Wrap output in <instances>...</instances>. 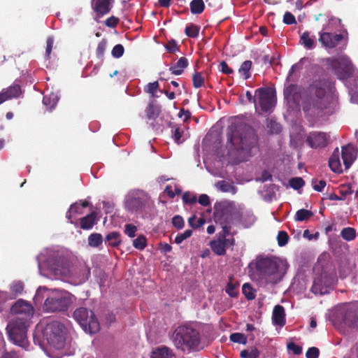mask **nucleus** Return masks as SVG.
<instances>
[{"mask_svg": "<svg viewBox=\"0 0 358 358\" xmlns=\"http://www.w3.org/2000/svg\"><path fill=\"white\" fill-rule=\"evenodd\" d=\"M308 98L303 103L306 115L320 117L331 114L338 102L335 83L330 79L314 80L308 89Z\"/></svg>", "mask_w": 358, "mask_h": 358, "instance_id": "nucleus-1", "label": "nucleus"}, {"mask_svg": "<svg viewBox=\"0 0 358 358\" xmlns=\"http://www.w3.org/2000/svg\"><path fill=\"white\" fill-rule=\"evenodd\" d=\"M172 341L178 350L184 352H197L203 348L201 332L194 322L179 325L173 333Z\"/></svg>", "mask_w": 358, "mask_h": 358, "instance_id": "nucleus-2", "label": "nucleus"}, {"mask_svg": "<svg viewBox=\"0 0 358 358\" xmlns=\"http://www.w3.org/2000/svg\"><path fill=\"white\" fill-rule=\"evenodd\" d=\"M229 129L231 133L227 134V148L229 155L246 154L257 143V137L250 127L243 131L234 129L233 127Z\"/></svg>", "mask_w": 358, "mask_h": 358, "instance_id": "nucleus-3", "label": "nucleus"}, {"mask_svg": "<svg viewBox=\"0 0 358 358\" xmlns=\"http://www.w3.org/2000/svg\"><path fill=\"white\" fill-rule=\"evenodd\" d=\"M280 262L275 258L262 257L256 262V274L259 280L266 284H276L283 277Z\"/></svg>", "mask_w": 358, "mask_h": 358, "instance_id": "nucleus-4", "label": "nucleus"}, {"mask_svg": "<svg viewBox=\"0 0 358 358\" xmlns=\"http://www.w3.org/2000/svg\"><path fill=\"white\" fill-rule=\"evenodd\" d=\"M52 269L56 275L73 279L78 283L85 282L90 275V270L86 266H71L69 261L62 257L56 259Z\"/></svg>", "mask_w": 358, "mask_h": 358, "instance_id": "nucleus-5", "label": "nucleus"}, {"mask_svg": "<svg viewBox=\"0 0 358 358\" xmlns=\"http://www.w3.org/2000/svg\"><path fill=\"white\" fill-rule=\"evenodd\" d=\"M29 324V322H27L26 319L14 318L8 322L6 327L9 340L25 350L29 345L27 339Z\"/></svg>", "mask_w": 358, "mask_h": 358, "instance_id": "nucleus-6", "label": "nucleus"}, {"mask_svg": "<svg viewBox=\"0 0 358 358\" xmlns=\"http://www.w3.org/2000/svg\"><path fill=\"white\" fill-rule=\"evenodd\" d=\"M64 326L58 321L47 324L43 334L50 347L55 350H60L64 347Z\"/></svg>", "mask_w": 358, "mask_h": 358, "instance_id": "nucleus-7", "label": "nucleus"}, {"mask_svg": "<svg viewBox=\"0 0 358 358\" xmlns=\"http://www.w3.org/2000/svg\"><path fill=\"white\" fill-rule=\"evenodd\" d=\"M71 303V297L69 292L56 291L52 292L45 300L43 310L48 313L64 312Z\"/></svg>", "mask_w": 358, "mask_h": 358, "instance_id": "nucleus-8", "label": "nucleus"}, {"mask_svg": "<svg viewBox=\"0 0 358 358\" xmlns=\"http://www.w3.org/2000/svg\"><path fill=\"white\" fill-rule=\"evenodd\" d=\"M73 317L85 332L92 334L100 329L99 322L91 310L84 307L78 308L73 312Z\"/></svg>", "mask_w": 358, "mask_h": 358, "instance_id": "nucleus-9", "label": "nucleus"}, {"mask_svg": "<svg viewBox=\"0 0 358 358\" xmlns=\"http://www.w3.org/2000/svg\"><path fill=\"white\" fill-rule=\"evenodd\" d=\"M326 64L340 80H345L352 73V64L345 57H329L326 59Z\"/></svg>", "mask_w": 358, "mask_h": 358, "instance_id": "nucleus-10", "label": "nucleus"}, {"mask_svg": "<svg viewBox=\"0 0 358 358\" xmlns=\"http://www.w3.org/2000/svg\"><path fill=\"white\" fill-rule=\"evenodd\" d=\"M214 218L222 227V231L219 234L218 238L227 237L230 234L231 224L233 223V218L230 209L226 206H215Z\"/></svg>", "mask_w": 358, "mask_h": 358, "instance_id": "nucleus-11", "label": "nucleus"}, {"mask_svg": "<svg viewBox=\"0 0 358 358\" xmlns=\"http://www.w3.org/2000/svg\"><path fill=\"white\" fill-rule=\"evenodd\" d=\"M334 276L327 273H322L313 280L311 292L315 294L323 295L329 292L334 285Z\"/></svg>", "mask_w": 358, "mask_h": 358, "instance_id": "nucleus-12", "label": "nucleus"}, {"mask_svg": "<svg viewBox=\"0 0 358 358\" xmlns=\"http://www.w3.org/2000/svg\"><path fill=\"white\" fill-rule=\"evenodd\" d=\"M258 103L262 110L268 112L275 106L274 96L269 88L260 87L256 90Z\"/></svg>", "mask_w": 358, "mask_h": 358, "instance_id": "nucleus-13", "label": "nucleus"}, {"mask_svg": "<svg viewBox=\"0 0 358 358\" xmlns=\"http://www.w3.org/2000/svg\"><path fill=\"white\" fill-rule=\"evenodd\" d=\"M10 311L16 315L15 318L26 319L27 322H30L34 310L30 303L20 299L12 306Z\"/></svg>", "mask_w": 358, "mask_h": 358, "instance_id": "nucleus-14", "label": "nucleus"}, {"mask_svg": "<svg viewBox=\"0 0 358 358\" xmlns=\"http://www.w3.org/2000/svg\"><path fill=\"white\" fill-rule=\"evenodd\" d=\"M306 142L311 148H324L327 144V137L324 132L313 131L308 135Z\"/></svg>", "mask_w": 358, "mask_h": 358, "instance_id": "nucleus-15", "label": "nucleus"}, {"mask_svg": "<svg viewBox=\"0 0 358 358\" xmlns=\"http://www.w3.org/2000/svg\"><path fill=\"white\" fill-rule=\"evenodd\" d=\"M343 38L341 34H332L329 32L320 33L319 42L327 48H334L338 45Z\"/></svg>", "mask_w": 358, "mask_h": 358, "instance_id": "nucleus-16", "label": "nucleus"}, {"mask_svg": "<svg viewBox=\"0 0 358 358\" xmlns=\"http://www.w3.org/2000/svg\"><path fill=\"white\" fill-rule=\"evenodd\" d=\"M344 323L351 328H358V307L355 305H349L343 317Z\"/></svg>", "mask_w": 358, "mask_h": 358, "instance_id": "nucleus-17", "label": "nucleus"}, {"mask_svg": "<svg viewBox=\"0 0 358 358\" xmlns=\"http://www.w3.org/2000/svg\"><path fill=\"white\" fill-rule=\"evenodd\" d=\"M113 1L114 0H92V8L97 16L101 17L110 11Z\"/></svg>", "mask_w": 358, "mask_h": 358, "instance_id": "nucleus-18", "label": "nucleus"}, {"mask_svg": "<svg viewBox=\"0 0 358 358\" xmlns=\"http://www.w3.org/2000/svg\"><path fill=\"white\" fill-rule=\"evenodd\" d=\"M284 96L288 101L298 105L301 97V88L297 85L290 84L285 89Z\"/></svg>", "mask_w": 358, "mask_h": 358, "instance_id": "nucleus-19", "label": "nucleus"}, {"mask_svg": "<svg viewBox=\"0 0 358 358\" xmlns=\"http://www.w3.org/2000/svg\"><path fill=\"white\" fill-rule=\"evenodd\" d=\"M341 157L345 169H348L356 158L354 148L350 144L342 147Z\"/></svg>", "mask_w": 358, "mask_h": 358, "instance_id": "nucleus-20", "label": "nucleus"}, {"mask_svg": "<svg viewBox=\"0 0 358 358\" xmlns=\"http://www.w3.org/2000/svg\"><path fill=\"white\" fill-rule=\"evenodd\" d=\"M306 62H309L308 58L303 57L297 63L293 64L289 71L287 80L289 82L296 81L299 78V73Z\"/></svg>", "mask_w": 358, "mask_h": 358, "instance_id": "nucleus-21", "label": "nucleus"}, {"mask_svg": "<svg viewBox=\"0 0 358 358\" xmlns=\"http://www.w3.org/2000/svg\"><path fill=\"white\" fill-rule=\"evenodd\" d=\"M125 207L131 212L142 211L145 207V201L139 197H132L127 200Z\"/></svg>", "mask_w": 358, "mask_h": 358, "instance_id": "nucleus-22", "label": "nucleus"}, {"mask_svg": "<svg viewBox=\"0 0 358 358\" xmlns=\"http://www.w3.org/2000/svg\"><path fill=\"white\" fill-rule=\"evenodd\" d=\"M272 322L275 325L282 327L285 324V308L280 305H276L273 310Z\"/></svg>", "mask_w": 358, "mask_h": 358, "instance_id": "nucleus-23", "label": "nucleus"}, {"mask_svg": "<svg viewBox=\"0 0 358 358\" xmlns=\"http://www.w3.org/2000/svg\"><path fill=\"white\" fill-rule=\"evenodd\" d=\"M215 187L220 192L235 194L237 187L234 185L233 181L219 180L215 184Z\"/></svg>", "mask_w": 358, "mask_h": 358, "instance_id": "nucleus-24", "label": "nucleus"}, {"mask_svg": "<svg viewBox=\"0 0 358 358\" xmlns=\"http://www.w3.org/2000/svg\"><path fill=\"white\" fill-rule=\"evenodd\" d=\"M189 65L188 59L185 57H180L177 62L169 68L172 74L180 76Z\"/></svg>", "mask_w": 358, "mask_h": 358, "instance_id": "nucleus-25", "label": "nucleus"}, {"mask_svg": "<svg viewBox=\"0 0 358 358\" xmlns=\"http://www.w3.org/2000/svg\"><path fill=\"white\" fill-rule=\"evenodd\" d=\"M329 166L330 169L334 173H341V164L339 159V150L336 148L333 152L329 160Z\"/></svg>", "mask_w": 358, "mask_h": 358, "instance_id": "nucleus-26", "label": "nucleus"}, {"mask_svg": "<svg viewBox=\"0 0 358 358\" xmlns=\"http://www.w3.org/2000/svg\"><path fill=\"white\" fill-rule=\"evenodd\" d=\"M225 243L222 241V238H217L216 240L210 242V246L213 252L217 255L222 256L226 254Z\"/></svg>", "mask_w": 358, "mask_h": 358, "instance_id": "nucleus-27", "label": "nucleus"}, {"mask_svg": "<svg viewBox=\"0 0 358 358\" xmlns=\"http://www.w3.org/2000/svg\"><path fill=\"white\" fill-rule=\"evenodd\" d=\"M96 214L92 212L80 219V228L85 230L90 229L95 224Z\"/></svg>", "mask_w": 358, "mask_h": 358, "instance_id": "nucleus-28", "label": "nucleus"}, {"mask_svg": "<svg viewBox=\"0 0 358 358\" xmlns=\"http://www.w3.org/2000/svg\"><path fill=\"white\" fill-rule=\"evenodd\" d=\"M3 92L6 94L8 100L17 98L21 94V87L18 84H13L6 89L3 90Z\"/></svg>", "mask_w": 358, "mask_h": 358, "instance_id": "nucleus-29", "label": "nucleus"}, {"mask_svg": "<svg viewBox=\"0 0 358 358\" xmlns=\"http://www.w3.org/2000/svg\"><path fill=\"white\" fill-rule=\"evenodd\" d=\"M172 351L166 346L160 347L153 351L151 358H172Z\"/></svg>", "mask_w": 358, "mask_h": 358, "instance_id": "nucleus-30", "label": "nucleus"}, {"mask_svg": "<svg viewBox=\"0 0 358 358\" xmlns=\"http://www.w3.org/2000/svg\"><path fill=\"white\" fill-rule=\"evenodd\" d=\"M105 242L113 248L118 247L121 243L120 234L117 231H112L108 234Z\"/></svg>", "mask_w": 358, "mask_h": 358, "instance_id": "nucleus-31", "label": "nucleus"}, {"mask_svg": "<svg viewBox=\"0 0 358 358\" xmlns=\"http://www.w3.org/2000/svg\"><path fill=\"white\" fill-rule=\"evenodd\" d=\"M252 66V62L250 60H246L241 64L238 69V73L244 80H248L250 78Z\"/></svg>", "mask_w": 358, "mask_h": 358, "instance_id": "nucleus-32", "label": "nucleus"}, {"mask_svg": "<svg viewBox=\"0 0 358 358\" xmlns=\"http://www.w3.org/2000/svg\"><path fill=\"white\" fill-rule=\"evenodd\" d=\"M233 277L231 276L229 278V280L227 284L225 287V292L228 294V295L231 297H236L238 295V286L239 283L238 282H233Z\"/></svg>", "mask_w": 358, "mask_h": 358, "instance_id": "nucleus-33", "label": "nucleus"}, {"mask_svg": "<svg viewBox=\"0 0 358 358\" xmlns=\"http://www.w3.org/2000/svg\"><path fill=\"white\" fill-rule=\"evenodd\" d=\"M159 108L152 103H149L145 109V115L148 120H155L159 115Z\"/></svg>", "mask_w": 358, "mask_h": 358, "instance_id": "nucleus-34", "label": "nucleus"}, {"mask_svg": "<svg viewBox=\"0 0 358 358\" xmlns=\"http://www.w3.org/2000/svg\"><path fill=\"white\" fill-rule=\"evenodd\" d=\"M190 10L192 14H201L204 8L205 4L203 0H192L189 4Z\"/></svg>", "mask_w": 358, "mask_h": 358, "instance_id": "nucleus-35", "label": "nucleus"}, {"mask_svg": "<svg viewBox=\"0 0 358 358\" xmlns=\"http://www.w3.org/2000/svg\"><path fill=\"white\" fill-rule=\"evenodd\" d=\"M242 292L248 300H253L255 299L256 290L250 283H244L242 287Z\"/></svg>", "mask_w": 358, "mask_h": 358, "instance_id": "nucleus-36", "label": "nucleus"}, {"mask_svg": "<svg viewBox=\"0 0 358 358\" xmlns=\"http://www.w3.org/2000/svg\"><path fill=\"white\" fill-rule=\"evenodd\" d=\"M103 243V237L101 234L93 233L88 237V244L91 247H99Z\"/></svg>", "mask_w": 358, "mask_h": 358, "instance_id": "nucleus-37", "label": "nucleus"}, {"mask_svg": "<svg viewBox=\"0 0 358 358\" xmlns=\"http://www.w3.org/2000/svg\"><path fill=\"white\" fill-rule=\"evenodd\" d=\"M341 236L344 240L350 241L355 238L356 231L352 227H345L342 229Z\"/></svg>", "mask_w": 358, "mask_h": 358, "instance_id": "nucleus-38", "label": "nucleus"}, {"mask_svg": "<svg viewBox=\"0 0 358 358\" xmlns=\"http://www.w3.org/2000/svg\"><path fill=\"white\" fill-rule=\"evenodd\" d=\"M301 41L304 47L311 50L315 47V41L310 37L309 32L305 31L301 36Z\"/></svg>", "mask_w": 358, "mask_h": 358, "instance_id": "nucleus-39", "label": "nucleus"}, {"mask_svg": "<svg viewBox=\"0 0 358 358\" xmlns=\"http://www.w3.org/2000/svg\"><path fill=\"white\" fill-rule=\"evenodd\" d=\"M312 211L306 209H300L296 211L295 215V220L296 221L302 222L308 220L313 216Z\"/></svg>", "mask_w": 358, "mask_h": 358, "instance_id": "nucleus-40", "label": "nucleus"}, {"mask_svg": "<svg viewBox=\"0 0 358 358\" xmlns=\"http://www.w3.org/2000/svg\"><path fill=\"white\" fill-rule=\"evenodd\" d=\"M200 27L194 24H190L185 27V33L190 38H196L199 34Z\"/></svg>", "mask_w": 358, "mask_h": 358, "instance_id": "nucleus-41", "label": "nucleus"}, {"mask_svg": "<svg viewBox=\"0 0 358 358\" xmlns=\"http://www.w3.org/2000/svg\"><path fill=\"white\" fill-rule=\"evenodd\" d=\"M351 102L358 103V81L355 80L349 89Z\"/></svg>", "mask_w": 358, "mask_h": 358, "instance_id": "nucleus-42", "label": "nucleus"}, {"mask_svg": "<svg viewBox=\"0 0 358 358\" xmlns=\"http://www.w3.org/2000/svg\"><path fill=\"white\" fill-rule=\"evenodd\" d=\"M240 356L241 358H258L259 352L256 348H252L250 351L243 350L241 352Z\"/></svg>", "mask_w": 358, "mask_h": 358, "instance_id": "nucleus-43", "label": "nucleus"}, {"mask_svg": "<svg viewBox=\"0 0 358 358\" xmlns=\"http://www.w3.org/2000/svg\"><path fill=\"white\" fill-rule=\"evenodd\" d=\"M133 245L136 249L143 250L147 245L146 238L143 235L138 236L133 241Z\"/></svg>", "mask_w": 358, "mask_h": 358, "instance_id": "nucleus-44", "label": "nucleus"}, {"mask_svg": "<svg viewBox=\"0 0 358 358\" xmlns=\"http://www.w3.org/2000/svg\"><path fill=\"white\" fill-rule=\"evenodd\" d=\"M192 85L194 88L201 87L204 85V78L199 72H195L192 76Z\"/></svg>", "mask_w": 358, "mask_h": 358, "instance_id": "nucleus-45", "label": "nucleus"}, {"mask_svg": "<svg viewBox=\"0 0 358 358\" xmlns=\"http://www.w3.org/2000/svg\"><path fill=\"white\" fill-rule=\"evenodd\" d=\"M289 184L292 188L298 190L304 186L305 181L302 178L296 177L291 178L289 181Z\"/></svg>", "mask_w": 358, "mask_h": 358, "instance_id": "nucleus-46", "label": "nucleus"}, {"mask_svg": "<svg viewBox=\"0 0 358 358\" xmlns=\"http://www.w3.org/2000/svg\"><path fill=\"white\" fill-rule=\"evenodd\" d=\"M230 341L234 343L245 344L247 342V338L243 334L233 333L230 335Z\"/></svg>", "mask_w": 358, "mask_h": 358, "instance_id": "nucleus-47", "label": "nucleus"}, {"mask_svg": "<svg viewBox=\"0 0 358 358\" xmlns=\"http://www.w3.org/2000/svg\"><path fill=\"white\" fill-rule=\"evenodd\" d=\"M278 244L279 246H285L289 241V236L285 231H280L277 236Z\"/></svg>", "mask_w": 358, "mask_h": 358, "instance_id": "nucleus-48", "label": "nucleus"}, {"mask_svg": "<svg viewBox=\"0 0 358 358\" xmlns=\"http://www.w3.org/2000/svg\"><path fill=\"white\" fill-rule=\"evenodd\" d=\"M107 41L106 39H102L97 45L96 49V55L99 58H102L106 49Z\"/></svg>", "mask_w": 358, "mask_h": 358, "instance_id": "nucleus-49", "label": "nucleus"}, {"mask_svg": "<svg viewBox=\"0 0 358 358\" xmlns=\"http://www.w3.org/2000/svg\"><path fill=\"white\" fill-rule=\"evenodd\" d=\"M192 234V231L191 229H187L183 233L178 234L176 238L175 243L177 244L181 243L183 241L190 237Z\"/></svg>", "mask_w": 358, "mask_h": 358, "instance_id": "nucleus-50", "label": "nucleus"}, {"mask_svg": "<svg viewBox=\"0 0 358 358\" xmlns=\"http://www.w3.org/2000/svg\"><path fill=\"white\" fill-rule=\"evenodd\" d=\"M311 184L314 190L317 192H322L323 189L326 186V181L324 180H320L318 181L314 178L311 181Z\"/></svg>", "mask_w": 358, "mask_h": 358, "instance_id": "nucleus-51", "label": "nucleus"}, {"mask_svg": "<svg viewBox=\"0 0 358 358\" xmlns=\"http://www.w3.org/2000/svg\"><path fill=\"white\" fill-rule=\"evenodd\" d=\"M165 48L170 53H175L179 50L177 42L174 39L168 41L165 45Z\"/></svg>", "mask_w": 358, "mask_h": 358, "instance_id": "nucleus-52", "label": "nucleus"}, {"mask_svg": "<svg viewBox=\"0 0 358 358\" xmlns=\"http://www.w3.org/2000/svg\"><path fill=\"white\" fill-rule=\"evenodd\" d=\"M124 52V48L122 45H115L112 50V55L115 58L121 57Z\"/></svg>", "mask_w": 358, "mask_h": 358, "instance_id": "nucleus-53", "label": "nucleus"}, {"mask_svg": "<svg viewBox=\"0 0 358 358\" xmlns=\"http://www.w3.org/2000/svg\"><path fill=\"white\" fill-rule=\"evenodd\" d=\"M172 224L178 229H182L185 225L184 220L180 215H175L172 218Z\"/></svg>", "mask_w": 358, "mask_h": 358, "instance_id": "nucleus-54", "label": "nucleus"}, {"mask_svg": "<svg viewBox=\"0 0 358 358\" xmlns=\"http://www.w3.org/2000/svg\"><path fill=\"white\" fill-rule=\"evenodd\" d=\"M267 127L273 134H278L281 131L280 124L275 121L270 120L267 124Z\"/></svg>", "mask_w": 358, "mask_h": 358, "instance_id": "nucleus-55", "label": "nucleus"}, {"mask_svg": "<svg viewBox=\"0 0 358 358\" xmlns=\"http://www.w3.org/2000/svg\"><path fill=\"white\" fill-rule=\"evenodd\" d=\"M137 227L131 224H127L124 226V233L130 238H134L136 236Z\"/></svg>", "mask_w": 358, "mask_h": 358, "instance_id": "nucleus-56", "label": "nucleus"}, {"mask_svg": "<svg viewBox=\"0 0 358 358\" xmlns=\"http://www.w3.org/2000/svg\"><path fill=\"white\" fill-rule=\"evenodd\" d=\"M182 201L185 203L192 204L196 201V196L189 192H185L182 195Z\"/></svg>", "mask_w": 358, "mask_h": 358, "instance_id": "nucleus-57", "label": "nucleus"}, {"mask_svg": "<svg viewBox=\"0 0 358 358\" xmlns=\"http://www.w3.org/2000/svg\"><path fill=\"white\" fill-rule=\"evenodd\" d=\"M283 22L286 24H296V21L294 15L290 12H285L283 16Z\"/></svg>", "mask_w": 358, "mask_h": 358, "instance_id": "nucleus-58", "label": "nucleus"}, {"mask_svg": "<svg viewBox=\"0 0 358 358\" xmlns=\"http://www.w3.org/2000/svg\"><path fill=\"white\" fill-rule=\"evenodd\" d=\"M159 83L157 81H155L153 83H150L147 85L146 88L145 89V91L147 93L151 94L152 95H154L157 90L159 89Z\"/></svg>", "mask_w": 358, "mask_h": 358, "instance_id": "nucleus-59", "label": "nucleus"}, {"mask_svg": "<svg viewBox=\"0 0 358 358\" xmlns=\"http://www.w3.org/2000/svg\"><path fill=\"white\" fill-rule=\"evenodd\" d=\"M287 349L292 351L296 355H299L302 353V347L293 342L287 344Z\"/></svg>", "mask_w": 358, "mask_h": 358, "instance_id": "nucleus-60", "label": "nucleus"}, {"mask_svg": "<svg viewBox=\"0 0 358 358\" xmlns=\"http://www.w3.org/2000/svg\"><path fill=\"white\" fill-rule=\"evenodd\" d=\"M54 44V38L52 36H49L46 41V48H45V57L50 58Z\"/></svg>", "mask_w": 358, "mask_h": 358, "instance_id": "nucleus-61", "label": "nucleus"}, {"mask_svg": "<svg viewBox=\"0 0 358 358\" xmlns=\"http://www.w3.org/2000/svg\"><path fill=\"white\" fill-rule=\"evenodd\" d=\"M320 354L319 349L315 347H311L308 349L306 353V358H318Z\"/></svg>", "mask_w": 358, "mask_h": 358, "instance_id": "nucleus-62", "label": "nucleus"}, {"mask_svg": "<svg viewBox=\"0 0 358 358\" xmlns=\"http://www.w3.org/2000/svg\"><path fill=\"white\" fill-rule=\"evenodd\" d=\"M119 21L117 17L111 16L106 20L105 24L108 27L114 28L118 24Z\"/></svg>", "mask_w": 358, "mask_h": 358, "instance_id": "nucleus-63", "label": "nucleus"}, {"mask_svg": "<svg viewBox=\"0 0 358 358\" xmlns=\"http://www.w3.org/2000/svg\"><path fill=\"white\" fill-rule=\"evenodd\" d=\"M220 71L222 73L229 75V74H231L234 73V70L231 68H230L228 66L227 63L224 61H222L220 62Z\"/></svg>", "mask_w": 358, "mask_h": 358, "instance_id": "nucleus-64", "label": "nucleus"}]
</instances>
